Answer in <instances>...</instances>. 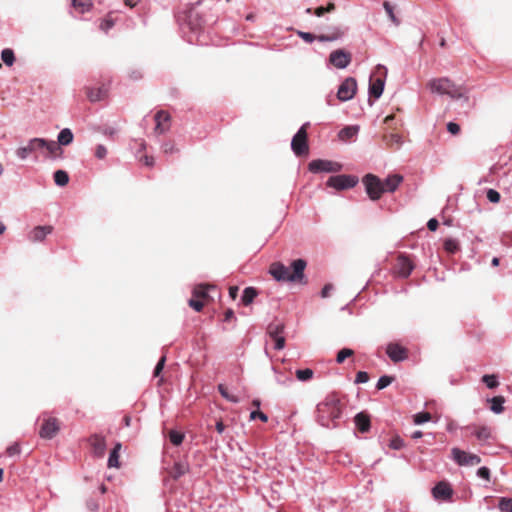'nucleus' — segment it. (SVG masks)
<instances>
[{"label":"nucleus","mask_w":512,"mask_h":512,"mask_svg":"<svg viewBox=\"0 0 512 512\" xmlns=\"http://www.w3.org/2000/svg\"><path fill=\"white\" fill-rule=\"evenodd\" d=\"M307 262L304 259L293 260L290 266H285L281 262L271 264L269 272L278 282H291L306 284L305 268Z\"/></svg>","instance_id":"obj_1"},{"label":"nucleus","mask_w":512,"mask_h":512,"mask_svg":"<svg viewBox=\"0 0 512 512\" xmlns=\"http://www.w3.org/2000/svg\"><path fill=\"white\" fill-rule=\"evenodd\" d=\"M341 417L340 401L335 395H328L317 405V422L326 428L337 426V420Z\"/></svg>","instance_id":"obj_2"},{"label":"nucleus","mask_w":512,"mask_h":512,"mask_svg":"<svg viewBox=\"0 0 512 512\" xmlns=\"http://www.w3.org/2000/svg\"><path fill=\"white\" fill-rule=\"evenodd\" d=\"M182 32L186 35V40L190 44H203L199 39L203 28V20L194 8H190L182 15L177 16Z\"/></svg>","instance_id":"obj_3"},{"label":"nucleus","mask_w":512,"mask_h":512,"mask_svg":"<svg viewBox=\"0 0 512 512\" xmlns=\"http://www.w3.org/2000/svg\"><path fill=\"white\" fill-rule=\"evenodd\" d=\"M428 86L433 93L448 95L453 99H464V101L468 100V97L465 95L462 88L456 86L448 78L433 79L428 83Z\"/></svg>","instance_id":"obj_4"},{"label":"nucleus","mask_w":512,"mask_h":512,"mask_svg":"<svg viewBox=\"0 0 512 512\" xmlns=\"http://www.w3.org/2000/svg\"><path fill=\"white\" fill-rule=\"evenodd\" d=\"M362 183L365 187V191L368 197L372 201H377L381 198L382 194L385 192L384 183L381 179L374 174H366L362 178Z\"/></svg>","instance_id":"obj_5"},{"label":"nucleus","mask_w":512,"mask_h":512,"mask_svg":"<svg viewBox=\"0 0 512 512\" xmlns=\"http://www.w3.org/2000/svg\"><path fill=\"white\" fill-rule=\"evenodd\" d=\"M43 423L39 430V436L45 440L53 439L60 431V422L57 418L48 416L47 412L41 415Z\"/></svg>","instance_id":"obj_6"},{"label":"nucleus","mask_w":512,"mask_h":512,"mask_svg":"<svg viewBox=\"0 0 512 512\" xmlns=\"http://www.w3.org/2000/svg\"><path fill=\"white\" fill-rule=\"evenodd\" d=\"M308 170L311 173H337L342 170V165L338 162L326 160V159H315L308 164Z\"/></svg>","instance_id":"obj_7"},{"label":"nucleus","mask_w":512,"mask_h":512,"mask_svg":"<svg viewBox=\"0 0 512 512\" xmlns=\"http://www.w3.org/2000/svg\"><path fill=\"white\" fill-rule=\"evenodd\" d=\"M359 182V179L355 175L340 174L331 176L326 185L336 190H346L355 187Z\"/></svg>","instance_id":"obj_8"},{"label":"nucleus","mask_w":512,"mask_h":512,"mask_svg":"<svg viewBox=\"0 0 512 512\" xmlns=\"http://www.w3.org/2000/svg\"><path fill=\"white\" fill-rule=\"evenodd\" d=\"M309 123L303 124L297 133L293 136L291 141V149L295 153L296 156L306 155L308 153V143H307V132L306 127Z\"/></svg>","instance_id":"obj_9"},{"label":"nucleus","mask_w":512,"mask_h":512,"mask_svg":"<svg viewBox=\"0 0 512 512\" xmlns=\"http://www.w3.org/2000/svg\"><path fill=\"white\" fill-rule=\"evenodd\" d=\"M44 144V138H32L28 141L27 145L17 148L15 155L20 160H26L32 153L36 151H43Z\"/></svg>","instance_id":"obj_10"},{"label":"nucleus","mask_w":512,"mask_h":512,"mask_svg":"<svg viewBox=\"0 0 512 512\" xmlns=\"http://www.w3.org/2000/svg\"><path fill=\"white\" fill-rule=\"evenodd\" d=\"M357 90V82L353 77H347L339 86L337 91V98L342 101L351 100Z\"/></svg>","instance_id":"obj_11"},{"label":"nucleus","mask_w":512,"mask_h":512,"mask_svg":"<svg viewBox=\"0 0 512 512\" xmlns=\"http://www.w3.org/2000/svg\"><path fill=\"white\" fill-rule=\"evenodd\" d=\"M451 452L453 459L460 466H474L481 463V458L476 454L468 453L459 448H453Z\"/></svg>","instance_id":"obj_12"},{"label":"nucleus","mask_w":512,"mask_h":512,"mask_svg":"<svg viewBox=\"0 0 512 512\" xmlns=\"http://www.w3.org/2000/svg\"><path fill=\"white\" fill-rule=\"evenodd\" d=\"M351 60V53L343 49L334 50L329 55L330 64H332L337 69H345L350 65Z\"/></svg>","instance_id":"obj_13"},{"label":"nucleus","mask_w":512,"mask_h":512,"mask_svg":"<svg viewBox=\"0 0 512 512\" xmlns=\"http://www.w3.org/2000/svg\"><path fill=\"white\" fill-rule=\"evenodd\" d=\"M388 357L395 363L402 362L408 357V351L398 343H389L386 347Z\"/></svg>","instance_id":"obj_14"},{"label":"nucleus","mask_w":512,"mask_h":512,"mask_svg":"<svg viewBox=\"0 0 512 512\" xmlns=\"http://www.w3.org/2000/svg\"><path fill=\"white\" fill-rule=\"evenodd\" d=\"M348 31L347 27L343 26H332L328 28L327 34L317 35V40L319 42H333L341 39L346 32Z\"/></svg>","instance_id":"obj_15"},{"label":"nucleus","mask_w":512,"mask_h":512,"mask_svg":"<svg viewBox=\"0 0 512 512\" xmlns=\"http://www.w3.org/2000/svg\"><path fill=\"white\" fill-rule=\"evenodd\" d=\"M413 269H414V265L408 257H406L404 255H400L397 258V262L395 265V272L397 273V275L400 278L409 277L410 274L412 273Z\"/></svg>","instance_id":"obj_16"},{"label":"nucleus","mask_w":512,"mask_h":512,"mask_svg":"<svg viewBox=\"0 0 512 512\" xmlns=\"http://www.w3.org/2000/svg\"><path fill=\"white\" fill-rule=\"evenodd\" d=\"M154 120L156 122V125H155V133L156 134H164L166 131H168L169 129V121H170V115L168 112L164 111V110H160L158 111L155 116H154Z\"/></svg>","instance_id":"obj_17"},{"label":"nucleus","mask_w":512,"mask_h":512,"mask_svg":"<svg viewBox=\"0 0 512 512\" xmlns=\"http://www.w3.org/2000/svg\"><path fill=\"white\" fill-rule=\"evenodd\" d=\"M53 231V227L50 225L45 226H36L33 230L28 234V239L31 242H42L47 235L51 234Z\"/></svg>","instance_id":"obj_18"},{"label":"nucleus","mask_w":512,"mask_h":512,"mask_svg":"<svg viewBox=\"0 0 512 512\" xmlns=\"http://www.w3.org/2000/svg\"><path fill=\"white\" fill-rule=\"evenodd\" d=\"M453 490L450 485L445 482L437 483L432 489L433 497L437 500H447L452 496Z\"/></svg>","instance_id":"obj_19"},{"label":"nucleus","mask_w":512,"mask_h":512,"mask_svg":"<svg viewBox=\"0 0 512 512\" xmlns=\"http://www.w3.org/2000/svg\"><path fill=\"white\" fill-rule=\"evenodd\" d=\"M89 442L93 448L94 454L97 457H102L106 450L105 438L101 435L94 434L90 437Z\"/></svg>","instance_id":"obj_20"},{"label":"nucleus","mask_w":512,"mask_h":512,"mask_svg":"<svg viewBox=\"0 0 512 512\" xmlns=\"http://www.w3.org/2000/svg\"><path fill=\"white\" fill-rule=\"evenodd\" d=\"M43 150L47 152V157L51 159H56L61 156L63 150L59 143L54 140L45 139V144L43 145Z\"/></svg>","instance_id":"obj_21"},{"label":"nucleus","mask_w":512,"mask_h":512,"mask_svg":"<svg viewBox=\"0 0 512 512\" xmlns=\"http://www.w3.org/2000/svg\"><path fill=\"white\" fill-rule=\"evenodd\" d=\"M403 181V176L400 174H392L387 176V178L382 181L384 183L385 192L393 193L397 190L399 185Z\"/></svg>","instance_id":"obj_22"},{"label":"nucleus","mask_w":512,"mask_h":512,"mask_svg":"<svg viewBox=\"0 0 512 512\" xmlns=\"http://www.w3.org/2000/svg\"><path fill=\"white\" fill-rule=\"evenodd\" d=\"M354 422L357 427V429L361 433H366L370 429V418L369 415L364 412H359L354 417Z\"/></svg>","instance_id":"obj_23"},{"label":"nucleus","mask_w":512,"mask_h":512,"mask_svg":"<svg viewBox=\"0 0 512 512\" xmlns=\"http://www.w3.org/2000/svg\"><path fill=\"white\" fill-rule=\"evenodd\" d=\"M385 86V81L381 78H377L371 81L369 84V95L378 99L381 97Z\"/></svg>","instance_id":"obj_24"},{"label":"nucleus","mask_w":512,"mask_h":512,"mask_svg":"<svg viewBox=\"0 0 512 512\" xmlns=\"http://www.w3.org/2000/svg\"><path fill=\"white\" fill-rule=\"evenodd\" d=\"M122 448V444L120 442H117L113 449L110 451L107 465L109 468H119V457H120V450Z\"/></svg>","instance_id":"obj_25"},{"label":"nucleus","mask_w":512,"mask_h":512,"mask_svg":"<svg viewBox=\"0 0 512 512\" xmlns=\"http://www.w3.org/2000/svg\"><path fill=\"white\" fill-rule=\"evenodd\" d=\"M215 286L210 284H198L193 288V296L196 298H208L209 291L214 290Z\"/></svg>","instance_id":"obj_26"},{"label":"nucleus","mask_w":512,"mask_h":512,"mask_svg":"<svg viewBox=\"0 0 512 512\" xmlns=\"http://www.w3.org/2000/svg\"><path fill=\"white\" fill-rule=\"evenodd\" d=\"M106 94L107 89L104 87L89 88L87 91V97L91 102H97L104 99Z\"/></svg>","instance_id":"obj_27"},{"label":"nucleus","mask_w":512,"mask_h":512,"mask_svg":"<svg viewBox=\"0 0 512 512\" xmlns=\"http://www.w3.org/2000/svg\"><path fill=\"white\" fill-rule=\"evenodd\" d=\"M74 135L69 128L62 129L58 136H57V142L60 146H67L73 142Z\"/></svg>","instance_id":"obj_28"},{"label":"nucleus","mask_w":512,"mask_h":512,"mask_svg":"<svg viewBox=\"0 0 512 512\" xmlns=\"http://www.w3.org/2000/svg\"><path fill=\"white\" fill-rule=\"evenodd\" d=\"M189 471V466L184 462H176L171 470V477L178 480Z\"/></svg>","instance_id":"obj_29"},{"label":"nucleus","mask_w":512,"mask_h":512,"mask_svg":"<svg viewBox=\"0 0 512 512\" xmlns=\"http://www.w3.org/2000/svg\"><path fill=\"white\" fill-rule=\"evenodd\" d=\"M488 401L491 403L490 410L494 412L495 414H500L504 410V402L505 399L503 396H495L491 399H488Z\"/></svg>","instance_id":"obj_30"},{"label":"nucleus","mask_w":512,"mask_h":512,"mask_svg":"<svg viewBox=\"0 0 512 512\" xmlns=\"http://www.w3.org/2000/svg\"><path fill=\"white\" fill-rule=\"evenodd\" d=\"M473 435L479 441L485 442L491 437V429L488 426L475 427Z\"/></svg>","instance_id":"obj_31"},{"label":"nucleus","mask_w":512,"mask_h":512,"mask_svg":"<svg viewBox=\"0 0 512 512\" xmlns=\"http://www.w3.org/2000/svg\"><path fill=\"white\" fill-rule=\"evenodd\" d=\"M258 295V292L256 290V288L254 287H246L244 290H243V294L241 296V301L244 305H249L253 302V300L255 299V297Z\"/></svg>","instance_id":"obj_32"},{"label":"nucleus","mask_w":512,"mask_h":512,"mask_svg":"<svg viewBox=\"0 0 512 512\" xmlns=\"http://www.w3.org/2000/svg\"><path fill=\"white\" fill-rule=\"evenodd\" d=\"M54 182L57 186L63 187L68 184L69 182V175L64 170H57L54 172L53 175Z\"/></svg>","instance_id":"obj_33"},{"label":"nucleus","mask_w":512,"mask_h":512,"mask_svg":"<svg viewBox=\"0 0 512 512\" xmlns=\"http://www.w3.org/2000/svg\"><path fill=\"white\" fill-rule=\"evenodd\" d=\"M72 6L74 9L79 11L81 14L87 12L92 7L91 0H72Z\"/></svg>","instance_id":"obj_34"},{"label":"nucleus","mask_w":512,"mask_h":512,"mask_svg":"<svg viewBox=\"0 0 512 512\" xmlns=\"http://www.w3.org/2000/svg\"><path fill=\"white\" fill-rule=\"evenodd\" d=\"M359 131L358 126H346L339 132V137L342 140L350 139L357 135Z\"/></svg>","instance_id":"obj_35"},{"label":"nucleus","mask_w":512,"mask_h":512,"mask_svg":"<svg viewBox=\"0 0 512 512\" xmlns=\"http://www.w3.org/2000/svg\"><path fill=\"white\" fill-rule=\"evenodd\" d=\"M444 249L450 253L455 254L460 250V245L458 240L454 238H447L444 240Z\"/></svg>","instance_id":"obj_36"},{"label":"nucleus","mask_w":512,"mask_h":512,"mask_svg":"<svg viewBox=\"0 0 512 512\" xmlns=\"http://www.w3.org/2000/svg\"><path fill=\"white\" fill-rule=\"evenodd\" d=\"M284 325L282 323H271L268 325L267 333L271 338L282 336Z\"/></svg>","instance_id":"obj_37"},{"label":"nucleus","mask_w":512,"mask_h":512,"mask_svg":"<svg viewBox=\"0 0 512 512\" xmlns=\"http://www.w3.org/2000/svg\"><path fill=\"white\" fill-rule=\"evenodd\" d=\"M217 389H218V392L221 394V396L223 398H225L227 401H229L231 403H239L240 402V399L237 396L232 395L228 392V390L224 384H219L217 386Z\"/></svg>","instance_id":"obj_38"},{"label":"nucleus","mask_w":512,"mask_h":512,"mask_svg":"<svg viewBox=\"0 0 512 512\" xmlns=\"http://www.w3.org/2000/svg\"><path fill=\"white\" fill-rule=\"evenodd\" d=\"M168 437H169L170 442L174 446H179V445L182 444L185 435H184V433H182L180 431L170 430L169 433H168Z\"/></svg>","instance_id":"obj_39"},{"label":"nucleus","mask_w":512,"mask_h":512,"mask_svg":"<svg viewBox=\"0 0 512 512\" xmlns=\"http://www.w3.org/2000/svg\"><path fill=\"white\" fill-rule=\"evenodd\" d=\"M1 59L7 66L13 65L15 61L13 50L9 48L3 49L1 52Z\"/></svg>","instance_id":"obj_40"},{"label":"nucleus","mask_w":512,"mask_h":512,"mask_svg":"<svg viewBox=\"0 0 512 512\" xmlns=\"http://www.w3.org/2000/svg\"><path fill=\"white\" fill-rule=\"evenodd\" d=\"M498 508L501 512H512V498H500Z\"/></svg>","instance_id":"obj_41"},{"label":"nucleus","mask_w":512,"mask_h":512,"mask_svg":"<svg viewBox=\"0 0 512 512\" xmlns=\"http://www.w3.org/2000/svg\"><path fill=\"white\" fill-rule=\"evenodd\" d=\"M296 377L299 381H308L313 377V371L309 368L296 370Z\"/></svg>","instance_id":"obj_42"},{"label":"nucleus","mask_w":512,"mask_h":512,"mask_svg":"<svg viewBox=\"0 0 512 512\" xmlns=\"http://www.w3.org/2000/svg\"><path fill=\"white\" fill-rule=\"evenodd\" d=\"M393 380H394V377L389 376V375H383L378 379L376 388L378 390H382V389L388 387L393 382Z\"/></svg>","instance_id":"obj_43"},{"label":"nucleus","mask_w":512,"mask_h":512,"mask_svg":"<svg viewBox=\"0 0 512 512\" xmlns=\"http://www.w3.org/2000/svg\"><path fill=\"white\" fill-rule=\"evenodd\" d=\"M354 354V351L349 348H343L337 353L336 362L338 364H341L345 361L346 358L352 356Z\"/></svg>","instance_id":"obj_44"},{"label":"nucleus","mask_w":512,"mask_h":512,"mask_svg":"<svg viewBox=\"0 0 512 512\" xmlns=\"http://www.w3.org/2000/svg\"><path fill=\"white\" fill-rule=\"evenodd\" d=\"M482 381L489 389H494L499 385V381L495 375H484Z\"/></svg>","instance_id":"obj_45"},{"label":"nucleus","mask_w":512,"mask_h":512,"mask_svg":"<svg viewBox=\"0 0 512 512\" xmlns=\"http://www.w3.org/2000/svg\"><path fill=\"white\" fill-rule=\"evenodd\" d=\"M383 8L385 9L388 17L390 18V20L395 24V25H399L400 21L398 20V18L395 16L394 12H393V7L391 6V4L388 2V1H385L383 3Z\"/></svg>","instance_id":"obj_46"},{"label":"nucleus","mask_w":512,"mask_h":512,"mask_svg":"<svg viewBox=\"0 0 512 512\" xmlns=\"http://www.w3.org/2000/svg\"><path fill=\"white\" fill-rule=\"evenodd\" d=\"M431 419V415L428 412H419L414 415V423L417 425L428 422Z\"/></svg>","instance_id":"obj_47"},{"label":"nucleus","mask_w":512,"mask_h":512,"mask_svg":"<svg viewBox=\"0 0 512 512\" xmlns=\"http://www.w3.org/2000/svg\"><path fill=\"white\" fill-rule=\"evenodd\" d=\"M115 25L114 20L110 17V14L101 21L100 23V29L107 33L111 28H113Z\"/></svg>","instance_id":"obj_48"},{"label":"nucleus","mask_w":512,"mask_h":512,"mask_svg":"<svg viewBox=\"0 0 512 512\" xmlns=\"http://www.w3.org/2000/svg\"><path fill=\"white\" fill-rule=\"evenodd\" d=\"M20 453H21V447H20L19 443H17V442H15L12 445L8 446L7 449H6V454L9 457L19 456Z\"/></svg>","instance_id":"obj_49"},{"label":"nucleus","mask_w":512,"mask_h":512,"mask_svg":"<svg viewBox=\"0 0 512 512\" xmlns=\"http://www.w3.org/2000/svg\"><path fill=\"white\" fill-rule=\"evenodd\" d=\"M296 33L306 43H313L315 40H317V36L310 32H304L299 30Z\"/></svg>","instance_id":"obj_50"},{"label":"nucleus","mask_w":512,"mask_h":512,"mask_svg":"<svg viewBox=\"0 0 512 512\" xmlns=\"http://www.w3.org/2000/svg\"><path fill=\"white\" fill-rule=\"evenodd\" d=\"M486 197L491 203H498L501 198L500 193L494 189H489L486 193Z\"/></svg>","instance_id":"obj_51"},{"label":"nucleus","mask_w":512,"mask_h":512,"mask_svg":"<svg viewBox=\"0 0 512 512\" xmlns=\"http://www.w3.org/2000/svg\"><path fill=\"white\" fill-rule=\"evenodd\" d=\"M107 148L102 145V144H98L95 148V157L98 158V159H104L106 156H107Z\"/></svg>","instance_id":"obj_52"},{"label":"nucleus","mask_w":512,"mask_h":512,"mask_svg":"<svg viewBox=\"0 0 512 512\" xmlns=\"http://www.w3.org/2000/svg\"><path fill=\"white\" fill-rule=\"evenodd\" d=\"M276 382L280 385L286 386V385H289L290 383H292L293 379L289 375L279 374L276 376Z\"/></svg>","instance_id":"obj_53"},{"label":"nucleus","mask_w":512,"mask_h":512,"mask_svg":"<svg viewBox=\"0 0 512 512\" xmlns=\"http://www.w3.org/2000/svg\"><path fill=\"white\" fill-rule=\"evenodd\" d=\"M165 361H166V357L165 356H162L159 359V361L157 362V364H156V366L154 368V371H153L154 377H158L160 375V373L162 372V370L164 368Z\"/></svg>","instance_id":"obj_54"},{"label":"nucleus","mask_w":512,"mask_h":512,"mask_svg":"<svg viewBox=\"0 0 512 512\" xmlns=\"http://www.w3.org/2000/svg\"><path fill=\"white\" fill-rule=\"evenodd\" d=\"M477 476L479 478H482L486 481H490V470L488 467L486 466H483V467H480L478 470H477Z\"/></svg>","instance_id":"obj_55"},{"label":"nucleus","mask_w":512,"mask_h":512,"mask_svg":"<svg viewBox=\"0 0 512 512\" xmlns=\"http://www.w3.org/2000/svg\"><path fill=\"white\" fill-rule=\"evenodd\" d=\"M369 380V375L367 372L365 371H359L357 374H356V378H355V383L356 384H363V383H367Z\"/></svg>","instance_id":"obj_56"},{"label":"nucleus","mask_w":512,"mask_h":512,"mask_svg":"<svg viewBox=\"0 0 512 512\" xmlns=\"http://www.w3.org/2000/svg\"><path fill=\"white\" fill-rule=\"evenodd\" d=\"M188 304L191 308H193L197 312H200L204 306L200 300L193 299V298L188 301Z\"/></svg>","instance_id":"obj_57"},{"label":"nucleus","mask_w":512,"mask_h":512,"mask_svg":"<svg viewBox=\"0 0 512 512\" xmlns=\"http://www.w3.org/2000/svg\"><path fill=\"white\" fill-rule=\"evenodd\" d=\"M274 340V349L275 350H281L285 346V338L283 336L274 337L272 338Z\"/></svg>","instance_id":"obj_58"},{"label":"nucleus","mask_w":512,"mask_h":512,"mask_svg":"<svg viewBox=\"0 0 512 512\" xmlns=\"http://www.w3.org/2000/svg\"><path fill=\"white\" fill-rule=\"evenodd\" d=\"M250 418L251 419H256V418H259L262 422H267L268 421V416L261 412V411H252L251 414H250Z\"/></svg>","instance_id":"obj_59"},{"label":"nucleus","mask_w":512,"mask_h":512,"mask_svg":"<svg viewBox=\"0 0 512 512\" xmlns=\"http://www.w3.org/2000/svg\"><path fill=\"white\" fill-rule=\"evenodd\" d=\"M162 149L165 154H173L177 151L175 145L171 142L164 143Z\"/></svg>","instance_id":"obj_60"},{"label":"nucleus","mask_w":512,"mask_h":512,"mask_svg":"<svg viewBox=\"0 0 512 512\" xmlns=\"http://www.w3.org/2000/svg\"><path fill=\"white\" fill-rule=\"evenodd\" d=\"M333 290H334V286L332 284H330V283L325 284L321 290V297L327 298Z\"/></svg>","instance_id":"obj_61"},{"label":"nucleus","mask_w":512,"mask_h":512,"mask_svg":"<svg viewBox=\"0 0 512 512\" xmlns=\"http://www.w3.org/2000/svg\"><path fill=\"white\" fill-rule=\"evenodd\" d=\"M447 130H448V132H450L451 134L456 135V134H458V133H459V131H460V126H459L457 123H455V122H449V123L447 124Z\"/></svg>","instance_id":"obj_62"},{"label":"nucleus","mask_w":512,"mask_h":512,"mask_svg":"<svg viewBox=\"0 0 512 512\" xmlns=\"http://www.w3.org/2000/svg\"><path fill=\"white\" fill-rule=\"evenodd\" d=\"M391 448L395 449V450H399L401 449L403 446H404V443H403V440L400 439V438H396V439H393L391 441Z\"/></svg>","instance_id":"obj_63"},{"label":"nucleus","mask_w":512,"mask_h":512,"mask_svg":"<svg viewBox=\"0 0 512 512\" xmlns=\"http://www.w3.org/2000/svg\"><path fill=\"white\" fill-rule=\"evenodd\" d=\"M439 226V223H438V220L435 219V218H431L428 222H427V228L430 230V231H436L437 228Z\"/></svg>","instance_id":"obj_64"}]
</instances>
